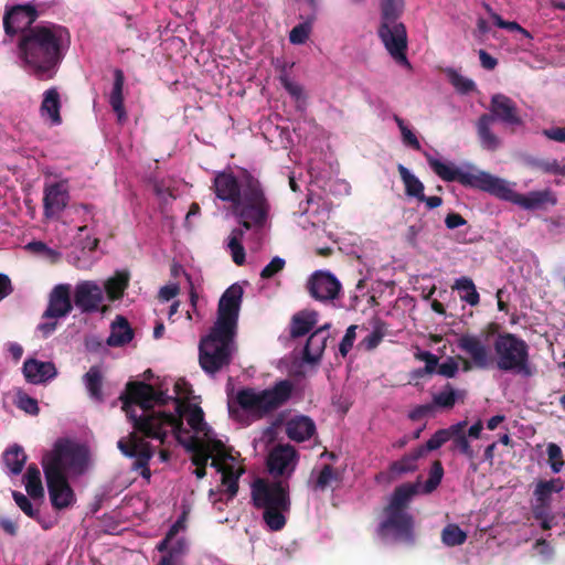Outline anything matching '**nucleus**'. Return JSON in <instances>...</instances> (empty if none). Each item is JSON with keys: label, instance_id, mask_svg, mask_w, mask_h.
Returning <instances> with one entry per match:
<instances>
[{"label": "nucleus", "instance_id": "f257e3e1", "mask_svg": "<svg viewBox=\"0 0 565 565\" xmlns=\"http://www.w3.org/2000/svg\"><path fill=\"white\" fill-rule=\"evenodd\" d=\"M120 399L134 431L120 438L117 447L126 457L135 458L132 469L139 471L142 478L150 479L149 461L153 456L152 447L145 438L157 439L163 444L169 429L178 443L192 454L191 460L195 467L207 465L211 451L204 441L189 434L181 417L152 409V403H164L163 394L156 392L152 385L145 382H128Z\"/></svg>", "mask_w": 565, "mask_h": 565}, {"label": "nucleus", "instance_id": "f03ea898", "mask_svg": "<svg viewBox=\"0 0 565 565\" xmlns=\"http://www.w3.org/2000/svg\"><path fill=\"white\" fill-rule=\"evenodd\" d=\"M216 198L231 203V212L239 226L262 231L270 214V202L262 182L247 170L238 180L231 171L217 172L212 185Z\"/></svg>", "mask_w": 565, "mask_h": 565}, {"label": "nucleus", "instance_id": "7ed1b4c3", "mask_svg": "<svg viewBox=\"0 0 565 565\" xmlns=\"http://www.w3.org/2000/svg\"><path fill=\"white\" fill-rule=\"evenodd\" d=\"M430 169L446 182H458L465 188H471L487 192L498 199L512 202L524 210H536L545 203L555 204L556 200L548 191H533L529 194H521L513 191L509 183L487 171L478 169L473 164H468L466 169L456 167L454 163H445L434 158L428 152H424Z\"/></svg>", "mask_w": 565, "mask_h": 565}, {"label": "nucleus", "instance_id": "20e7f679", "mask_svg": "<svg viewBox=\"0 0 565 565\" xmlns=\"http://www.w3.org/2000/svg\"><path fill=\"white\" fill-rule=\"evenodd\" d=\"M68 39L67 29L60 24H38L19 36L18 56L39 79L52 78Z\"/></svg>", "mask_w": 565, "mask_h": 565}, {"label": "nucleus", "instance_id": "39448f33", "mask_svg": "<svg viewBox=\"0 0 565 565\" xmlns=\"http://www.w3.org/2000/svg\"><path fill=\"white\" fill-rule=\"evenodd\" d=\"M252 500L257 509H263V519L273 531L286 524L285 512L290 510L289 486L281 480L256 479L252 484Z\"/></svg>", "mask_w": 565, "mask_h": 565}, {"label": "nucleus", "instance_id": "423d86ee", "mask_svg": "<svg viewBox=\"0 0 565 565\" xmlns=\"http://www.w3.org/2000/svg\"><path fill=\"white\" fill-rule=\"evenodd\" d=\"M404 8V0L380 1L381 22L377 35L393 60L397 64L411 68V63L406 56L407 31L404 23L399 21Z\"/></svg>", "mask_w": 565, "mask_h": 565}, {"label": "nucleus", "instance_id": "0eeeda50", "mask_svg": "<svg viewBox=\"0 0 565 565\" xmlns=\"http://www.w3.org/2000/svg\"><path fill=\"white\" fill-rule=\"evenodd\" d=\"M292 388L289 380H281L262 391L252 387L241 388L235 401L228 403L230 413H234L235 403L255 419H262L281 407L291 397Z\"/></svg>", "mask_w": 565, "mask_h": 565}, {"label": "nucleus", "instance_id": "6e6552de", "mask_svg": "<svg viewBox=\"0 0 565 565\" xmlns=\"http://www.w3.org/2000/svg\"><path fill=\"white\" fill-rule=\"evenodd\" d=\"M234 334L211 328L210 333L200 340L199 363L207 375H215L231 364Z\"/></svg>", "mask_w": 565, "mask_h": 565}, {"label": "nucleus", "instance_id": "1a4fd4ad", "mask_svg": "<svg viewBox=\"0 0 565 565\" xmlns=\"http://www.w3.org/2000/svg\"><path fill=\"white\" fill-rule=\"evenodd\" d=\"M495 364L500 371H513L525 376L532 375L529 344L516 334L499 333L493 342Z\"/></svg>", "mask_w": 565, "mask_h": 565}, {"label": "nucleus", "instance_id": "9d476101", "mask_svg": "<svg viewBox=\"0 0 565 565\" xmlns=\"http://www.w3.org/2000/svg\"><path fill=\"white\" fill-rule=\"evenodd\" d=\"M88 451L84 446L68 440H57L50 455L43 459L44 467H55L58 471L81 475L86 469Z\"/></svg>", "mask_w": 565, "mask_h": 565}, {"label": "nucleus", "instance_id": "9b49d317", "mask_svg": "<svg viewBox=\"0 0 565 565\" xmlns=\"http://www.w3.org/2000/svg\"><path fill=\"white\" fill-rule=\"evenodd\" d=\"M74 307L71 285H56L49 294L47 306L42 315V319L49 321L41 322L38 326V330L41 332L42 337H50L57 328V320L68 316Z\"/></svg>", "mask_w": 565, "mask_h": 565}, {"label": "nucleus", "instance_id": "f8f14e48", "mask_svg": "<svg viewBox=\"0 0 565 565\" xmlns=\"http://www.w3.org/2000/svg\"><path fill=\"white\" fill-rule=\"evenodd\" d=\"M243 292V288L237 284L223 292L218 300L217 318L212 328L236 335Z\"/></svg>", "mask_w": 565, "mask_h": 565}, {"label": "nucleus", "instance_id": "ddd939ff", "mask_svg": "<svg viewBox=\"0 0 565 565\" xmlns=\"http://www.w3.org/2000/svg\"><path fill=\"white\" fill-rule=\"evenodd\" d=\"M385 519L380 523L377 532L383 539L392 537L396 542L413 544L414 518L408 512L388 510L384 508Z\"/></svg>", "mask_w": 565, "mask_h": 565}, {"label": "nucleus", "instance_id": "4468645a", "mask_svg": "<svg viewBox=\"0 0 565 565\" xmlns=\"http://www.w3.org/2000/svg\"><path fill=\"white\" fill-rule=\"evenodd\" d=\"M73 301L81 313L89 315L106 312L108 307L104 305V290L95 280H82L74 287Z\"/></svg>", "mask_w": 565, "mask_h": 565}, {"label": "nucleus", "instance_id": "2eb2a0df", "mask_svg": "<svg viewBox=\"0 0 565 565\" xmlns=\"http://www.w3.org/2000/svg\"><path fill=\"white\" fill-rule=\"evenodd\" d=\"M39 17L40 13L32 3L7 7L3 14L6 35L13 38L18 34H23L29 29H33V24Z\"/></svg>", "mask_w": 565, "mask_h": 565}, {"label": "nucleus", "instance_id": "dca6fc26", "mask_svg": "<svg viewBox=\"0 0 565 565\" xmlns=\"http://www.w3.org/2000/svg\"><path fill=\"white\" fill-rule=\"evenodd\" d=\"M43 470L52 507L56 510L71 507L75 502V494L63 471L55 467H44Z\"/></svg>", "mask_w": 565, "mask_h": 565}, {"label": "nucleus", "instance_id": "f3484780", "mask_svg": "<svg viewBox=\"0 0 565 565\" xmlns=\"http://www.w3.org/2000/svg\"><path fill=\"white\" fill-rule=\"evenodd\" d=\"M71 195L68 180L45 183L43 189V214L46 218H58L66 209Z\"/></svg>", "mask_w": 565, "mask_h": 565}, {"label": "nucleus", "instance_id": "a211bd4d", "mask_svg": "<svg viewBox=\"0 0 565 565\" xmlns=\"http://www.w3.org/2000/svg\"><path fill=\"white\" fill-rule=\"evenodd\" d=\"M341 284L337 277L328 271H316L308 281V291L319 301L333 300L339 296Z\"/></svg>", "mask_w": 565, "mask_h": 565}, {"label": "nucleus", "instance_id": "6ab92c4d", "mask_svg": "<svg viewBox=\"0 0 565 565\" xmlns=\"http://www.w3.org/2000/svg\"><path fill=\"white\" fill-rule=\"evenodd\" d=\"M487 116H493V121L498 119L510 126L523 125L516 104L503 94H495L491 97L490 114Z\"/></svg>", "mask_w": 565, "mask_h": 565}, {"label": "nucleus", "instance_id": "aec40b11", "mask_svg": "<svg viewBox=\"0 0 565 565\" xmlns=\"http://www.w3.org/2000/svg\"><path fill=\"white\" fill-rule=\"evenodd\" d=\"M458 348L470 356L478 369H488L492 363L489 348L475 334H462L458 339Z\"/></svg>", "mask_w": 565, "mask_h": 565}, {"label": "nucleus", "instance_id": "412c9836", "mask_svg": "<svg viewBox=\"0 0 565 565\" xmlns=\"http://www.w3.org/2000/svg\"><path fill=\"white\" fill-rule=\"evenodd\" d=\"M564 489V481L561 478H553L551 480H540L534 489V515L536 519H542L551 508L553 493H559Z\"/></svg>", "mask_w": 565, "mask_h": 565}, {"label": "nucleus", "instance_id": "4be33fe9", "mask_svg": "<svg viewBox=\"0 0 565 565\" xmlns=\"http://www.w3.org/2000/svg\"><path fill=\"white\" fill-rule=\"evenodd\" d=\"M22 372L26 382L31 384H43L57 375L53 362H43L36 359H26L23 362Z\"/></svg>", "mask_w": 565, "mask_h": 565}, {"label": "nucleus", "instance_id": "5701e85b", "mask_svg": "<svg viewBox=\"0 0 565 565\" xmlns=\"http://www.w3.org/2000/svg\"><path fill=\"white\" fill-rule=\"evenodd\" d=\"M297 459V450L290 445H278L268 455L267 467L271 475L280 477Z\"/></svg>", "mask_w": 565, "mask_h": 565}, {"label": "nucleus", "instance_id": "b1692460", "mask_svg": "<svg viewBox=\"0 0 565 565\" xmlns=\"http://www.w3.org/2000/svg\"><path fill=\"white\" fill-rule=\"evenodd\" d=\"M330 324H324L315 330L308 338L307 343L303 348V360L308 363L318 362L327 345L328 329Z\"/></svg>", "mask_w": 565, "mask_h": 565}, {"label": "nucleus", "instance_id": "393cba45", "mask_svg": "<svg viewBox=\"0 0 565 565\" xmlns=\"http://www.w3.org/2000/svg\"><path fill=\"white\" fill-rule=\"evenodd\" d=\"M286 434L291 440L302 443L316 434V424L309 416H295L287 422Z\"/></svg>", "mask_w": 565, "mask_h": 565}, {"label": "nucleus", "instance_id": "a878e982", "mask_svg": "<svg viewBox=\"0 0 565 565\" xmlns=\"http://www.w3.org/2000/svg\"><path fill=\"white\" fill-rule=\"evenodd\" d=\"M419 482H406L396 487L385 509L407 512L415 495L419 493Z\"/></svg>", "mask_w": 565, "mask_h": 565}, {"label": "nucleus", "instance_id": "bb28decb", "mask_svg": "<svg viewBox=\"0 0 565 565\" xmlns=\"http://www.w3.org/2000/svg\"><path fill=\"white\" fill-rule=\"evenodd\" d=\"M175 411L177 415L172 414L174 417H183V415L186 414V420L190 427L195 433H203L205 436H207V431L210 430V428L204 422V413L200 406L184 404L181 401L177 399ZM181 419L183 420V418Z\"/></svg>", "mask_w": 565, "mask_h": 565}, {"label": "nucleus", "instance_id": "cd10ccee", "mask_svg": "<svg viewBox=\"0 0 565 565\" xmlns=\"http://www.w3.org/2000/svg\"><path fill=\"white\" fill-rule=\"evenodd\" d=\"M134 339V330L124 316H117L110 326L106 343L111 348L124 347Z\"/></svg>", "mask_w": 565, "mask_h": 565}, {"label": "nucleus", "instance_id": "c85d7f7f", "mask_svg": "<svg viewBox=\"0 0 565 565\" xmlns=\"http://www.w3.org/2000/svg\"><path fill=\"white\" fill-rule=\"evenodd\" d=\"M61 98L56 87L46 89L43 94V100L40 106L41 116L47 117L53 126L62 124Z\"/></svg>", "mask_w": 565, "mask_h": 565}, {"label": "nucleus", "instance_id": "c756f323", "mask_svg": "<svg viewBox=\"0 0 565 565\" xmlns=\"http://www.w3.org/2000/svg\"><path fill=\"white\" fill-rule=\"evenodd\" d=\"M493 116L482 114L477 121V134L483 149L495 151L501 146L500 138L492 131Z\"/></svg>", "mask_w": 565, "mask_h": 565}, {"label": "nucleus", "instance_id": "7c9ffc66", "mask_svg": "<svg viewBox=\"0 0 565 565\" xmlns=\"http://www.w3.org/2000/svg\"><path fill=\"white\" fill-rule=\"evenodd\" d=\"M318 321L316 311L301 310L292 316L290 321V337L292 339L301 338L308 334Z\"/></svg>", "mask_w": 565, "mask_h": 565}, {"label": "nucleus", "instance_id": "2f4dec72", "mask_svg": "<svg viewBox=\"0 0 565 565\" xmlns=\"http://www.w3.org/2000/svg\"><path fill=\"white\" fill-rule=\"evenodd\" d=\"M130 275L127 270H117L114 276L109 277L103 290L109 301H116L124 297L125 290L129 286Z\"/></svg>", "mask_w": 565, "mask_h": 565}, {"label": "nucleus", "instance_id": "473e14b6", "mask_svg": "<svg viewBox=\"0 0 565 565\" xmlns=\"http://www.w3.org/2000/svg\"><path fill=\"white\" fill-rule=\"evenodd\" d=\"M124 85H125V74L122 70L115 68L114 70V83L113 89L109 95V104L113 110L116 113L118 120L121 121L126 118V110L124 105Z\"/></svg>", "mask_w": 565, "mask_h": 565}, {"label": "nucleus", "instance_id": "72a5a7b5", "mask_svg": "<svg viewBox=\"0 0 565 565\" xmlns=\"http://www.w3.org/2000/svg\"><path fill=\"white\" fill-rule=\"evenodd\" d=\"M371 326L372 331L358 343V349L361 351L375 350L387 334V324L381 318H373Z\"/></svg>", "mask_w": 565, "mask_h": 565}, {"label": "nucleus", "instance_id": "f704fd0d", "mask_svg": "<svg viewBox=\"0 0 565 565\" xmlns=\"http://www.w3.org/2000/svg\"><path fill=\"white\" fill-rule=\"evenodd\" d=\"M397 170L399 173V177L404 183L405 186V193L407 196L419 199L420 196L424 198V184L423 182L414 175L403 164H397Z\"/></svg>", "mask_w": 565, "mask_h": 565}, {"label": "nucleus", "instance_id": "c9c22d12", "mask_svg": "<svg viewBox=\"0 0 565 565\" xmlns=\"http://www.w3.org/2000/svg\"><path fill=\"white\" fill-rule=\"evenodd\" d=\"M3 461L10 472L17 476L23 470L26 462V455L23 448L15 444L3 452Z\"/></svg>", "mask_w": 565, "mask_h": 565}, {"label": "nucleus", "instance_id": "e433bc0d", "mask_svg": "<svg viewBox=\"0 0 565 565\" xmlns=\"http://www.w3.org/2000/svg\"><path fill=\"white\" fill-rule=\"evenodd\" d=\"M25 490L30 498L36 500L44 497L41 472L36 465L31 463L25 472Z\"/></svg>", "mask_w": 565, "mask_h": 565}, {"label": "nucleus", "instance_id": "4c0bfd02", "mask_svg": "<svg viewBox=\"0 0 565 565\" xmlns=\"http://www.w3.org/2000/svg\"><path fill=\"white\" fill-rule=\"evenodd\" d=\"M245 231L247 230L243 226L233 228L227 242V247L231 250L232 259L238 266H242L245 263L246 257L245 249L242 244Z\"/></svg>", "mask_w": 565, "mask_h": 565}, {"label": "nucleus", "instance_id": "58836bf2", "mask_svg": "<svg viewBox=\"0 0 565 565\" xmlns=\"http://www.w3.org/2000/svg\"><path fill=\"white\" fill-rule=\"evenodd\" d=\"M452 289L459 291L460 299L462 301L469 303L472 307L479 305L480 296L471 278L462 276L456 279Z\"/></svg>", "mask_w": 565, "mask_h": 565}, {"label": "nucleus", "instance_id": "ea45409f", "mask_svg": "<svg viewBox=\"0 0 565 565\" xmlns=\"http://www.w3.org/2000/svg\"><path fill=\"white\" fill-rule=\"evenodd\" d=\"M422 450L417 448L409 454L403 456L399 460L393 461L390 466V472L394 476H401L407 472H413L417 469V460L422 458Z\"/></svg>", "mask_w": 565, "mask_h": 565}, {"label": "nucleus", "instance_id": "a19ab883", "mask_svg": "<svg viewBox=\"0 0 565 565\" xmlns=\"http://www.w3.org/2000/svg\"><path fill=\"white\" fill-rule=\"evenodd\" d=\"M84 382L86 388L92 398L97 402L104 401V395L102 391L103 386V375L100 369L98 366H92L84 375Z\"/></svg>", "mask_w": 565, "mask_h": 565}, {"label": "nucleus", "instance_id": "79ce46f5", "mask_svg": "<svg viewBox=\"0 0 565 565\" xmlns=\"http://www.w3.org/2000/svg\"><path fill=\"white\" fill-rule=\"evenodd\" d=\"M444 73L457 93L468 95L477 89V85L472 79L462 76L455 68L447 67L444 70Z\"/></svg>", "mask_w": 565, "mask_h": 565}, {"label": "nucleus", "instance_id": "37998d69", "mask_svg": "<svg viewBox=\"0 0 565 565\" xmlns=\"http://www.w3.org/2000/svg\"><path fill=\"white\" fill-rule=\"evenodd\" d=\"M463 394V392L455 390L450 383H447L439 393L434 395L433 405L450 409Z\"/></svg>", "mask_w": 565, "mask_h": 565}, {"label": "nucleus", "instance_id": "c03bdc74", "mask_svg": "<svg viewBox=\"0 0 565 565\" xmlns=\"http://www.w3.org/2000/svg\"><path fill=\"white\" fill-rule=\"evenodd\" d=\"M467 540V533L462 531L459 525L450 523L446 525L441 532V542L446 546H459Z\"/></svg>", "mask_w": 565, "mask_h": 565}, {"label": "nucleus", "instance_id": "a18cd8bd", "mask_svg": "<svg viewBox=\"0 0 565 565\" xmlns=\"http://www.w3.org/2000/svg\"><path fill=\"white\" fill-rule=\"evenodd\" d=\"M484 8L498 28L505 29L509 31H516L529 40L533 39L532 34L526 29L521 26L518 22L503 20L502 17L494 12L489 4H484Z\"/></svg>", "mask_w": 565, "mask_h": 565}, {"label": "nucleus", "instance_id": "49530a36", "mask_svg": "<svg viewBox=\"0 0 565 565\" xmlns=\"http://www.w3.org/2000/svg\"><path fill=\"white\" fill-rule=\"evenodd\" d=\"M244 472V469L235 470L234 467L227 468L222 473V484L226 488L225 491L230 499H233L238 492V479Z\"/></svg>", "mask_w": 565, "mask_h": 565}, {"label": "nucleus", "instance_id": "de8ad7c7", "mask_svg": "<svg viewBox=\"0 0 565 565\" xmlns=\"http://www.w3.org/2000/svg\"><path fill=\"white\" fill-rule=\"evenodd\" d=\"M546 452L547 462L550 465L551 470L554 473L561 472L565 466V460L563 458V451L561 447L555 443H550L547 444Z\"/></svg>", "mask_w": 565, "mask_h": 565}, {"label": "nucleus", "instance_id": "09e8293b", "mask_svg": "<svg viewBox=\"0 0 565 565\" xmlns=\"http://www.w3.org/2000/svg\"><path fill=\"white\" fill-rule=\"evenodd\" d=\"M313 19L315 17H311L307 21L299 23L292 28V30L289 33V41L291 44H303L308 40L311 32V24Z\"/></svg>", "mask_w": 565, "mask_h": 565}, {"label": "nucleus", "instance_id": "8fccbe9b", "mask_svg": "<svg viewBox=\"0 0 565 565\" xmlns=\"http://www.w3.org/2000/svg\"><path fill=\"white\" fill-rule=\"evenodd\" d=\"M444 477V467L439 460H435L431 463L428 479L424 484V492L431 493L440 484Z\"/></svg>", "mask_w": 565, "mask_h": 565}, {"label": "nucleus", "instance_id": "3c124183", "mask_svg": "<svg viewBox=\"0 0 565 565\" xmlns=\"http://www.w3.org/2000/svg\"><path fill=\"white\" fill-rule=\"evenodd\" d=\"M12 498L15 504L21 509V511H23L24 514L40 522V512L33 507L32 502L26 495H24L22 492L13 491Z\"/></svg>", "mask_w": 565, "mask_h": 565}, {"label": "nucleus", "instance_id": "603ef678", "mask_svg": "<svg viewBox=\"0 0 565 565\" xmlns=\"http://www.w3.org/2000/svg\"><path fill=\"white\" fill-rule=\"evenodd\" d=\"M358 329L367 330V328L364 324H362V326L351 324L347 329L345 334L339 344V352L343 358H345L348 355V353L351 351V349L353 348L354 341L356 339V330Z\"/></svg>", "mask_w": 565, "mask_h": 565}, {"label": "nucleus", "instance_id": "864d4df0", "mask_svg": "<svg viewBox=\"0 0 565 565\" xmlns=\"http://www.w3.org/2000/svg\"><path fill=\"white\" fill-rule=\"evenodd\" d=\"M15 405L19 409L25 412L29 415H38L40 412L38 401L31 396H29L23 391H19L17 393Z\"/></svg>", "mask_w": 565, "mask_h": 565}, {"label": "nucleus", "instance_id": "5fc2aeb1", "mask_svg": "<svg viewBox=\"0 0 565 565\" xmlns=\"http://www.w3.org/2000/svg\"><path fill=\"white\" fill-rule=\"evenodd\" d=\"M448 434L446 429H438L427 441L425 445L417 447L418 450H422V456L424 457L428 451L439 449L444 444L448 441Z\"/></svg>", "mask_w": 565, "mask_h": 565}, {"label": "nucleus", "instance_id": "6e6d98bb", "mask_svg": "<svg viewBox=\"0 0 565 565\" xmlns=\"http://www.w3.org/2000/svg\"><path fill=\"white\" fill-rule=\"evenodd\" d=\"M534 167L544 173L565 177V164L561 166L556 159L536 160Z\"/></svg>", "mask_w": 565, "mask_h": 565}, {"label": "nucleus", "instance_id": "4d7b16f0", "mask_svg": "<svg viewBox=\"0 0 565 565\" xmlns=\"http://www.w3.org/2000/svg\"><path fill=\"white\" fill-rule=\"evenodd\" d=\"M339 475L333 469L331 465H324L320 470L318 478L316 480V489L324 490L328 488L332 481H338Z\"/></svg>", "mask_w": 565, "mask_h": 565}, {"label": "nucleus", "instance_id": "13d9d810", "mask_svg": "<svg viewBox=\"0 0 565 565\" xmlns=\"http://www.w3.org/2000/svg\"><path fill=\"white\" fill-rule=\"evenodd\" d=\"M286 266V260L279 256L273 257V259L262 269L259 276L264 280H268L282 271Z\"/></svg>", "mask_w": 565, "mask_h": 565}, {"label": "nucleus", "instance_id": "bf43d9fd", "mask_svg": "<svg viewBox=\"0 0 565 565\" xmlns=\"http://www.w3.org/2000/svg\"><path fill=\"white\" fill-rule=\"evenodd\" d=\"M451 440V450L458 451L468 459L472 460L476 457V454L467 438V436H457V438Z\"/></svg>", "mask_w": 565, "mask_h": 565}, {"label": "nucleus", "instance_id": "052dcab7", "mask_svg": "<svg viewBox=\"0 0 565 565\" xmlns=\"http://www.w3.org/2000/svg\"><path fill=\"white\" fill-rule=\"evenodd\" d=\"M188 552V544L184 537H179L173 540L170 544L169 551L164 556H171L172 559H175L182 563L183 556Z\"/></svg>", "mask_w": 565, "mask_h": 565}, {"label": "nucleus", "instance_id": "680f3d73", "mask_svg": "<svg viewBox=\"0 0 565 565\" xmlns=\"http://www.w3.org/2000/svg\"><path fill=\"white\" fill-rule=\"evenodd\" d=\"M415 358L425 362L424 372L434 373L438 365V358L429 351H418Z\"/></svg>", "mask_w": 565, "mask_h": 565}, {"label": "nucleus", "instance_id": "e2e57ef3", "mask_svg": "<svg viewBox=\"0 0 565 565\" xmlns=\"http://www.w3.org/2000/svg\"><path fill=\"white\" fill-rule=\"evenodd\" d=\"M279 81L282 87L288 92L290 96H292L296 99H299L301 97L302 87L299 84L292 82L285 71L279 75Z\"/></svg>", "mask_w": 565, "mask_h": 565}, {"label": "nucleus", "instance_id": "0e129e2a", "mask_svg": "<svg viewBox=\"0 0 565 565\" xmlns=\"http://www.w3.org/2000/svg\"><path fill=\"white\" fill-rule=\"evenodd\" d=\"M436 371L438 374L451 379L458 372V364L452 358H448L446 362L437 365Z\"/></svg>", "mask_w": 565, "mask_h": 565}, {"label": "nucleus", "instance_id": "69168bd1", "mask_svg": "<svg viewBox=\"0 0 565 565\" xmlns=\"http://www.w3.org/2000/svg\"><path fill=\"white\" fill-rule=\"evenodd\" d=\"M206 448L211 451V456L215 454V456L221 457L223 460L231 458V455L226 452L224 444L218 439H212L205 443Z\"/></svg>", "mask_w": 565, "mask_h": 565}, {"label": "nucleus", "instance_id": "338daca9", "mask_svg": "<svg viewBox=\"0 0 565 565\" xmlns=\"http://www.w3.org/2000/svg\"><path fill=\"white\" fill-rule=\"evenodd\" d=\"M433 409H434V405H431V404L418 405L409 412L408 417L412 420H420L425 416H427L429 413H431Z\"/></svg>", "mask_w": 565, "mask_h": 565}, {"label": "nucleus", "instance_id": "774afa93", "mask_svg": "<svg viewBox=\"0 0 565 565\" xmlns=\"http://www.w3.org/2000/svg\"><path fill=\"white\" fill-rule=\"evenodd\" d=\"M543 135L551 140L565 142V127H552L544 129Z\"/></svg>", "mask_w": 565, "mask_h": 565}]
</instances>
